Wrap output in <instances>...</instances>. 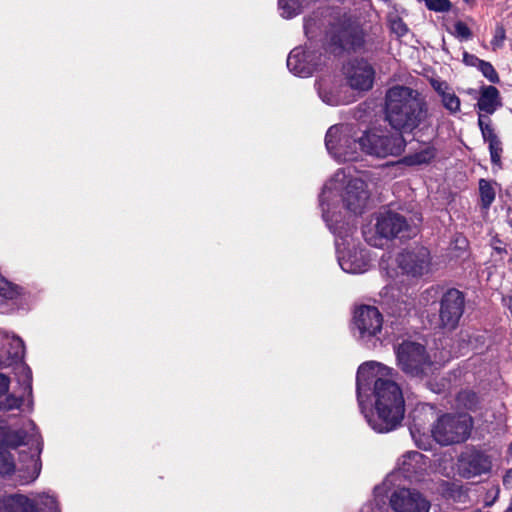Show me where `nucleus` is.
<instances>
[{
  "instance_id": "obj_41",
  "label": "nucleus",
  "mask_w": 512,
  "mask_h": 512,
  "mask_svg": "<svg viewBox=\"0 0 512 512\" xmlns=\"http://www.w3.org/2000/svg\"><path fill=\"white\" fill-rule=\"evenodd\" d=\"M483 139L490 143L499 140L491 125H485L481 130Z\"/></svg>"
},
{
  "instance_id": "obj_26",
  "label": "nucleus",
  "mask_w": 512,
  "mask_h": 512,
  "mask_svg": "<svg viewBox=\"0 0 512 512\" xmlns=\"http://www.w3.org/2000/svg\"><path fill=\"white\" fill-rule=\"evenodd\" d=\"M278 4L282 17L289 19L302 11L306 0H279Z\"/></svg>"
},
{
  "instance_id": "obj_15",
  "label": "nucleus",
  "mask_w": 512,
  "mask_h": 512,
  "mask_svg": "<svg viewBox=\"0 0 512 512\" xmlns=\"http://www.w3.org/2000/svg\"><path fill=\"white\" fill-rule=\"evenodd\" d=\"M464 310V296L457 289L448 290L442 297L440 320L444 327L453 329L457 326Z\"/></svg>"
},
{
  "instance_id": "obj_22",
  "label": "nucleus",
  "mask_w": 512,
  "mask_h": 512,
  "mask_svg": "<svg viewBox=\"0 0 512 512\" xmlns=\"http://www.w3.org/2000/svg\"><path fill=\"white\" fill-rule=\"evenodd\" d=\"M0 512H38L29 497L13 494L0 498Z\"/></svg>"
},
{
  "instance_id": "obj_35",
  "label": "nucleus",
  "mask_w": 512,
  "mask_h": 512,
  "mask_svg": "<svg viewBox=\"0 0 512 512\" xmlns=\"http://www.w3.org/2000/svg\"><path fill=\"white\" fill-rule=\"evenodd\" d=\"M322 26V22L319 19L318 15L310 16L305 19L304 30L305 34L309 38H313L316 34V30L320 29Z\"/></svg>"
},
{
  "instance_id": "obj_50",
  "label": "nucleus",
  "mask_w": 512,
  "mask_h": 512,
  "mask_svg": "<svg viewBox=\"0 0 512 512\" xmlns=\"http://www.w3.org/2000/svg\"><path fill=\"white\" fill-rule=\"evenodd\" d=\"M467 4H472L475 0H463Z\"/></svg>"
},
{
  "instance_id": "obj_10",
  "label": "nucleus",
  "mask_w": 512,
  "mask_h": 512,
  "mask_svg": "<svg viewBox=\"0 0 512 512\" xmlns=\"http://www.w3.org/2000/svg\"><path fill=\"white\" fill-rule=\"evenodd\" d=\"M396 262L403 274L421 276L430 270V252L423 246L408 248L398 254Z\"/></svg>"
},
{
  "instance_id": "obj_13",
  "label": "nucleus",
  "mask_w": 512,
  "mask_h": 512,
  "mask_svg": "<svg viewBox=\"0 0 512 512\" xmlns=\"http://www.w3.org/2000/svg\"><path fill=\"white\" fill-rule=\"evenodd\" d=\"M322 64L320 53L302 47L294 48L287 58L288 69L299 77L310 76Z\"/></svg>"
},
{
  "instance_id": "obj_25",
  "label": "nucleus",
  "mask_w": 512,
  "mask_h": 512,
  "mask_svg": "<svg viewBox=\"0 0 512 512\" xmlns=\"http://www.w3.org/2000/svg\"><path fill=\"white\" fill-rule=\"evenodd\" d=\"M435 155L436 152L432 146H425L422 150L403 157L401 162L408 166L427 164Z\"/></svg>"
},
{
  "instance_id": "obj_36",
  "label": "nucleus",
  "mask_w": 512,
  "mask_h": 512,
  "mask_svg": "<svg viewBox=\"0 0 512 512\" xmlns=\"http://www.w3.org/2000/svg\"><path fill=\"white\" fill-rule=\"evenodd\" d=\"M478 68L482 72L484 77H486L491 83L499 82L498 74L494 67L489 62L481 60V62H479L478 64Z\"/></svg>"
},
{
  "instance_id": "obj_17",
  "label": "nucleus",
  "mask_w": 512,
  "mask_h": 512,
  "mask_svg": "<svg viewBox=\"0 0 512 512\" xmlns=\"http://www.w3.org/2000/svg\"><path fill=\"white\" fill-rule=\"evenodd\" d=\"M345 245V242L342 243ZM338 262L343 271L351 274L364 273L369 268V259L364 250L353 247L342 251L341 243L336 240Z\"/></svg>"
},
{
  "instance_id": "obj_34",
  "label": "nucleus",
  "mask_w": 512,
  "mask_h": 512,
  "mask_svg": "<svg viewBox=\"0 0 512 512\" xmlns=\"http://www.w3.org/2000/svg\"><path fill=\"white\" fill-rule=\"evenodd\" d=\"M418 1L424 2L427 9L430 11L448 12L452 8V3L450 0H418Z\"/></svg>"
},
{
  "instance_id": "obj_42",
  "label": "nucleus",
  "mask_w": 512,
  "mask_h": 512,
  "mask_svg": "<svg viewBox=\"0 0 512 512\" xmlns=\"http://www.w3.org/2000/svg\"><path fill=\"white\" fill-rule=\"evenodd\" d=\"M431 85L433 89L440 95V97L446 94V91L452 89L446 82L435 79L431 81Z\"/></svg>"
},
{
  "instance_id": "obj_46",
  "label": "nucleus",
  "mask_w": 512,
  "mask_h": 512,
  "mask_svg": "<svg viewBox=\"0 0 512 512\" xmlns=\"http://www.w3.org/2000/svg\"><path fill=\"white\" fill-rule=\"evenodd\" d=\"M503 484L507 488L512 489V469L508 470L503 477Z\"/></svg>"
},
{
  "instance_id": "obj_28",
  "label": "nucleus",
  "mask_w": 512,
  "mask_h": 512,
  "mask_svg": "<svg viewBox=\"0 0 512 512\" xmlns=\"http://www.w3.org/2000/svg\"><path fill=\"white\" fill-rule=\"evenodd\" d=\"M26 433L23 430L6 429L2 434V441L6 446L16 448L25 443Z\"/></svg>"
},
{
  "instance_id": "obj_5",
  "label": "nucleus",
  "mask_w": 512,
  "mask_h": 512,
  "mask_svg": "<svg viewBox=\"0 0 512 512\" xmlns=\"http://www.w3.org/2000/svg\"><path fill=\"white\" fill-rule=\"evenodd\" d=\"M416 233L406 219L395 212L386 211L377 216L374 228H365L363 236L366 242L374 247H382L395 237L409 238Z\"/></svg>"
},
{
  "instance_id": "obj_44",
  "label": "nucleus",
  "mask_w": 512,
  "mask_h": 512,
  "mask_svg": "<svg viewBox=\"0 0 512 512\" xmlns=\"http://www.w3.org/2000/svg\"><path fill=\"white\" fill-rule=\"evenodd\" d=\"M10 378L5 374L0 373V397L9 392Z\"/></svg>"
},
{
  "instance_id": "obj_21",
  "label": "nucleus",
  "mask_w": 512,
  "mask_h": 512,
  "mask_svg": "<svg viewBox=\"0 0 512 512\" xmlns=\"http://www.w3.org/2000/svg\"><path fill=\"white\" fill-rule=\"evenodd\" d=\"M23 371L26 373L27 378V397L16 396L13 393H6L4 398L0 399V410L4 412L12 411V410H23V406H26L29 411L32 410L33 400H32V386H31V371L28 367L22 366Z\"/></svg>"
},
{
  "instance_id": "obj_2",
  "label": "nucleus",
  "mask_w": 512,
  "mask_h": 512,
  "mask_svg": "<svg viewBox=\"0 0 512 512\" xmlns=\"http://www.w3.org/2000/svg\"><path fill=\"white\" fill-rule=\"evenodd\" d=\"M341 196L347 210L354 214H360L364 210L369 198L367 185L361 178H348L345 170H338L324 185L320 195V206L323 218L329 229L343 239L348 237L354 226L348 223L339 224L338 217L332 212V205Z\"/></svg>"
},
{
  "instance_id": "obj_33",
  "label": "nucleus",
  "mask_w": 512,
  "mask_h": 512,
  "mask_svg": "<svg viewBox=\"0 0 512 512\" xmlns=\"http://www.w3.org/2000/svg\"><path fill=\"white\" fill-rule=\"evenodd\" d=\"M441 101L443 106L450 112V113H457L460 111V99L459 97L454 93V91L451 89L449 91H446V94H444L441 97Z\"/></svg>"
},
{
  "instance_id": "obj_1",
  "label": "nucleus",
  "mask_w": 512,
  "mask_h": 512,
  "mask_svg": "<svg viewBox=\"0 0 512 512\" xmlns=\"http://www.w3.org/2000/svg\"><path fill=\"white\" fill-rule=\"evenodd\" d=\"M359 407L378 433L396 429L404 418V398L392 380V369L376 361L359 366L356 377Z\"/></svg>"
},
{
  "instance_id": "obj_6",
  "label": "nucleus",
  "mask_w": 512,
  "mask_h": 512,
  "mask_svg": "<svg viewBox=\"0 0 512 512\" xmlns=\"http://www.w3.org/2000/svg\"><path fill=\"white\" fill-rule=\"evenodd\" d=\"M473 428V418L467 413H446L438 417L431 428L434 440L448 446L466 441Z\"/></svg>"
},
{
  "instance_id": "obj_16",
  "label": "nucleus",
  "mask_w": 512,
  "mask_h": 512,
  "mask_svg": "<svg viewBox=\"0 0 512 512\" xmlns=\"http://www.w3.org/2000/svg\"><path fill=\"white\" fill-rule=\"evenodd\" d=\"M391 506L396 512H428L429 503L418 492L406 488L395 491Z\"/></svg>"
},
{
  "instance_id": "obj_20",
  "label": "nucleus",
  "mask_w": 512,
  "mask_h": 512,
  "mask_svg": "<svg viewBox=\"0 0 512 512\" xmlns=\"http://www.w3.org/2000/svg\"><path fill=\"white\" fill-rule=\"evenodd\" d=\"M40 453L41 447L39 445L30 453L20 452V463L17 472L23 484L33 482L38 478L42 467Z\"/></svg>"
},
{
  "instance_id": "obj_40",
  "label": "nucleus",
  "mask_w": 512,
  "mask_h": 512,
  "mask_svg": "<svg viewBox=\"0 0 512 512\" xmlns=\"http://www.w3.org/2000/svg\"><path fill=\"white\" fill-rule=\"evenodd\" d=\"M391 30L399 37L404 36L408 32L406 24L401 19L391 21Z\"/></svg>"
},
{
  "instance_id": "obj_38",
  "label": "nucleus",
  "mask_w": 512,
  "mask_h": 512,
  "mask_svg": "<svg viewBox=\"0 0 512 512\" xmlns=\"http://www.w3.org/2000/svg\"><path fill=\"white\" fill-rule=\"evenodd\" d=\"M453 34L460 40H468L472 37L470 28L462 21H457L454 24Z\"/></svg>"
},
{
  "instance_id": "obj_31",
  "label": "nucleus",
  "mask_w": 512,
  "mask_h": 512,
  "mask_svg": "<svg viewBox=\"0 0 512 512\" xmlns=\"http://www.w3.org/2000/svg\"><path fill=\"white\" fill-rule=\"evenodd\" d=\"M15 471V463L11 453L3 446H0V475H9Z\"/></svg>"
},
{
  "instance_id": "obj_4",
  "label": "nucleus",
  "mask_w": 512,
  "mask_h": 512,
  "mask_svg": "<svg viewBox=\"0 0 512 512\" xmlns=\"http://www.w3.org/2000/svg\"><path fill=\"white\" fill-rule=\"evenodd\" d=\"M328 152L338 161H357L362 155V135L351 124L331 126L325 137Z\"/></svg>"
},
{
  "instance_id": "obj_24",
  "label": "nucleus",
  "mask_w": 512,
  "mask_h": 512,
  "mask_svg": "<svg viewBox=\"0 0 512 512\" xmlns=\"http://www.w3.org/2000/svg\"><path fill=\"white\" fill-rule=\"evenodd\" d=\"M477 106L481 111L493 114L497 107L500 106L498 89L494 86L485 87L481 92Z\"/></svg>"
},
{
  "instance_id": "obj_43",
  "label": "nucleus",
  "mask_w": 512,
  "mask_h": 512,
  "mask_svg": "<svg viewBox=\"0 0 512 512\" xmlns=\"http://www.w3.org/2000/svg\"><path fill=\"white\" fill-rule=\"evenodd\" d=\"M410 434L413 437V439L415 440L416 444L420 448L426 449L425 444L421 443V439H420V437H421V428H420V425H418L417 423H414L410 427Z\"/></svg>"
},
{
  "instance_id": "obj_12",
  "label": "nucleus",
  "mask_w": 512,
  "mask_h": 512,
  "mask_svg": "<svg viewBox=\"0 0 512 512\" xmlns=\"http://www.w3.org/2000/svg\"><path fill=\"white\" fill-rule=\"evenodd\" d=\"M457 471L460 476L470 479L490 472V457L475 448H467L457 458Z\"/></svg>"
},
{
  "instance_id": "obj_7",
  "label": "nucleus",
  "mask_w": 512,
  "mask_h": 512,
  "mask_svg": "<svg viewBox=\"0 0 512 512\" xmlns=\"http://www.w3.org/2000/svg\"><path fill=\"white\" fill-rule=\"evenodd\" d=\"M405 148V140L400 133H391L383 129H373L362 134V153L386 158L398 156Z\"/></svg>"
},
{
  "instance_id": "obj_39",
  "label": "nucleus",
  "mask_w": 512,
  "mask_h": 512,
  "mask_svg": "<svg viewBox=\"0 0 512 512\" xmlns=\"http://www.w3.org/2000/svg\"><path fill=\"white\" fill-rule=\"evenodd\" d=\"M506 38V31L502 25H497L495 28L494 36L491 40V46L493 50H497L503 46V42Z\"/></svg>"
},
{
  "instance_id": "obj_9",
  "label": "nucleus",
  "mask_w": 512,
  "mask_h": 512,
  "mask_svg": "<svg viewBox=\"0 0 512 512\" xmlns=\"http://www.w3.org/2000/svg\"><path fill=\"white\" fill-rule=\"evenodd\" d=\"M383 325V316L375 306L362 305L353 316V335L360 341L368 343L378 339Z\"/></svg>"
},
{
  "instance_id": "obj_29",
  "label": "nucleus",
  "mask_w": 512,
  "mask_h": 512,
  "mask_svg": "<svg viewBox=\"0 0 512 512\" xmlns=\"http://www.w3.org/2000/svg\"><path fill=\"white\" fill-rule=\"evenodd\" d=\"M34 507L38 512L39 509L37 508V505L40 506L42 510H45L46 512H60L58 508L57 501L54 496L49 494H39L35 499H30Z\"/></svg>"
},
{
  "instance_id": "obj_45",
  "label": "nucleus",
  "mask_w": 512,
  "mask_h": 512,
  "mask_svg": "<svg viewBox=\"0 0 512 512\" xmlns=\"http://www.w3.org/2000/svg\"><path fill=\"white\" fill-rule=\"evenodd\" d=\"M463 61L465 64H467L469 66H477L478 67V64H479V62H481V59L477 58L475 55L465 52L463 54Z\"/></svg>"
},
{
  "instance_id": "obj_47",
  "label": "nucleus",
  "mask_w": 512,
  "mask_h": 512,
  "mask_svg": "<svg viewBox=\"0 0 512 512\" xmlns=\"http://www.w3.org/2000/svg\"><path fill=\"white\" fill-rule=\"evenodd\" d=\"M478 124H479L480 130H482V127H484L485 125H490V119L488 117L479 115Z\"/></svg>"
},
{
  "instance_id": "obj_19",
  "label": "nucleus",
  "mask_w": 512,
  "mask_h": 512,
  "mask_svg": "<svg viewBox=\"0 0 512 512\" xmlns=\"http://www.w3.org/2000/svg\"><path fill=\"white\" fill-rule=\"evenodd\" d=\"M429 467V460L422 453L409 451L398 462L399 472L407 479L418 480Z\"/></svg>"
},
{
  "instance_id": "obj_48",
  "label": "nucleus",
  "mask_w": 512,
  "mask_h": 512,
  "mask_svg": "<svg viewBox=\"0 0 512 512\" xmlns=\"http://www.w3.org/2000/svg\"><path fill=\"white\" fill-rule=\"evenodd\" d=\"M29 425L31 426V428H32L33 430H35V429H36L35 424H34V422H33V421H29Z\"/></svg>"
},
{
  "instance_id": "obj_11",
  "label": "nucleus",
  "mask_w": 512,
  "mask_h": 512,
  "mask_svg": "<svg viewBox=\"0 0 512 512\" xmlns=\"http://www.w3.org/2000/svg\"><path fill=\"white\" fill-rule=\"evenodd\" d=\"M343 74L347 80L348 88L357 91H368L372 88L375 70L364 59H353L343 67Z\"/></svg>"
},
{
  "instance_id": "obj_3",
  "label": "nucleus",
  "mask_w": 512,
  "mask_h": 512,
  "mask_svg": "<svg viewBox=\"0 0 512 512\" xmlns=\"http://www.w3.org/2000/svg\"><path fill=\"white\" fill-rule=\"evenodd\" d=\"M429 118L422 94L409 86L394 85L385 94V119L400 132H413Z\"/></svg>"
},
{
  "instance_id": "obj_23",
  "label": "nucleus",
  "mask_w": 512,
  "mask_h": 512,
  "mask_svg": "<svg viewBox=\"0 0 512 512\" xmlns=\"http://www.w3.org/2000/svg\"><path fill=\"white\" fill-rule=\"evenodd\" d=\"M331 41L337 49L354 51L360 48L364 42L359 32H351L348 30H343L339 35L333 36Z\"/></svg>"
},
{
  "instance_id": "obj_49",
  "label": "nucleus",
  "mask_w": 512,
  "mask_h": 512,
  "mask_svg": "<svg viewBox=\"0 0 512 512\" xmlns=\"http://www.w3.org/2000/svg\"><path fill=\"white\" fill-rule=\"evenodd\" d=\"M508 511H510V512L512 511V498H511L509 506H508Z\"/></svg>"
},
{
  "instance_id": "obj_37",
  "label": "nucleus",
  "mask_w": 512,
  "mask_h": 512,
  "mask_svg": "<svg viewBox=\"0 0 512 512\" xmlns=\"http://www.w3.org/2000/svg\"><path fill=\"white\" fill-rule=\"evenodd\" d=\"M489 151L491 162L495 165H500L501 163V154H502V143L499 140L489 143Z\"/></svg>"
},
{
  "instance_id": "obj_14",
  "label": "nucleus",
  "mask_w": 512,
  "mask_h": 512,
  "mask_svg": "<svg viewBox=\"0 0 512 512\" xmlns=\"http://www.w3.org/2000/svg\"><path fill=\"white\" fill-rule=\"evenodd\" d=\"M317 90L321 100L331 106L348 104L354 100L348 86L335 77L322 78L317 83Z\"/></svg>"
},
{
  "instance_id": "obj_30",
  "label": "nucleus",
  "mask_w": 512,
  "mask_h": 512,
  "mask_svg": "<svg viewBox=\"0 0 512 512\" xmlns=\"http://www.w3.org/2000/svg\"><path fill=\"white\" fill-rule=\"evenodd\" d=\"M457 407L467 410H474L478 404V397L473 391H461L456 398Z\"/></svg>"
},
{
  "instance_id": "obj_27",
  "label": "nucleus",
  "mask_w": 512,
  "mask_h": 512,
  "mask_svg": "<svg viewBox=\"0 0 512 512\" xmlns=\"http://www.w3.org/2000/svg\"><path fill=\"white\" fill-rule=\"evenodd\" d=\"M479 192L481 198V205L483 208L488 209L495 200V189L490 181L480 179Z\"/></svg>"
},
{
  "instance_id": "obj_8",
  "label": "nucleus",
  "mask_w": 512,
  "mask_h": 512,
  "mask_svg": "<svg viewBox=\"0 0 512 512\" xmlns=\"http://www.w3.org/2000/svg\"><path fill=\"white\" fill-rule=\"evenodd\" d=\"M398 365L411 376H422L431 369V361L425 347L413 341H404L396 348Z\"/></svg>"
},
{
  "instance_id": "obj_18",
  "label": "nucleus",
  "mask_w": 512,
  "mask_h": 512,
  "mask_svg": "<svg viewBox=\"0 0 512 512\" xmlns=\"http://www.w3.org/2000/svg\"><path fill=\"white\" fill-rule=\"evenodd\" d=\"M24 354V343L21 338L0 331V368L8 367L21 360Z\"/></svg>"
},
{
  "instance_id": "obj_32",
  "label": "nucleus",
  "mask_w": 512,
  "mask_h": 512,
  "mask_svg": "<svg viewBox=\"0 0 512 512\" xmlns=\"http://www.w3.org/2000/svg\"><path fill=\"white\" fill-rule=\"evenodd\" d=\"M20 294V288L0 275V296L14 299Z\"/></svg>"
}]
</instances>
